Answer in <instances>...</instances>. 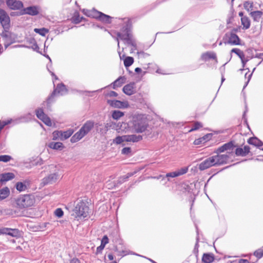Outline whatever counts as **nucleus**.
<instances>
[{
  "mask_svg": "<svg viewBox=\"0 0 263 263\" xmlns=\"http://www.w3.org/2000/svg\"><path fill=\"white\" fill-rule=\"evenodd\" d=\"M108 33L114 37L118 42V47L120 48V43L119 38L124 41V44L128 45L131 46V50L133 51H135L137 49L136 43L135 40L133 37V35L130 33V30L129 26L127 25L124 26L121 30V32H115L117 34V37H115L114 35L108 31Z\"/></svg>",
  "mask_w": 263,
  "mask_h": 263,
  "instance_id": "obj_1",
  "label": "nucleus"
},
{
  "mask_svg": "<svg viewBox=\"0 0 263 263\" xmlns=\"http://www.w3.org/2000/svg\"><path fill=\"white\" fill-rule=\"evenodd\" d=\"M89 207L83 200L78 201L73 210L72 216L77 220L87 217L88 214Z\"/></svg>",
  "mask_w": 263,
  "mask_h": 263,
  "instance_id": "obj_2",
  "label": "nucleus"
},
{
  "mask_svg": "<svg viewBox=\"0 0 263 263\" xmlns=\"http://www.w3.org/2000/svg\"><path fill=\"white\" fill-rule=\"evenodd\" d=\"M94 125L95 123L92 121L89 120L86 121L80 130L71 138V142L76 143L82 139L90 132L94 127Z\"/></svg>",
  "mask_w": 263,
  "mask_h": 263,
  "instance_id": "obj_3",
  "label": "nucleus"
},
{
  "mask_svg": "<svg viewBox=\"0 0 263 263\" xmlns=\"http://www.w3.org/2000/svg\"><path fill=\"white\" fill-rule=\"evenodd\" d=\"M68 92V90L66 86L62 83L57 85V87L54 89L51 95L46 100L47 105L50 104L54 101V98L56 96H63L66 95Z\"/></svg>",
  "mask_w": 263,
  "mask_h": 263,
  "instance_id": "obj_4",
  "label": "nucleus"
},
{
  "mask_svg": "<svg viewBox=\"0 0 263 263\" xmlns=\"http://www.w3.org/2000/svg\"><path fill=\"white\" fill-rule=\"evenodd\" d=\"M132 127L136 133H142L146 129L147 123L141 116H138L133 118Z\"/></svg>",
  "mask_w": 263,
  "mask_h": 263,
  "instance_id": "obj_5",
  "label": "nucleus"
},
{
  "mask_svg": "<svg viewBox=\"0 0 263 263\" xmlns=\"http://www.w3.org/2000/svg\"><path fill=\"white\" fill-rule=\"evenodd\" d=\"M0 23L5 31V32L2 33V36L7 37V32L10 27V17L6 11L1 8H0Z\"/></svg>",
  "mask_w": 263,
  "mask_h": 263,
  "instance_id": "obj_6",
  "label": "nucleus"
},
{
  "mask_svg": "<svg viewBox=\"0 0 263 263\" xmlns=\"http://www.w3.org/2000/svg\"><path fill=\"white\" fill-rule=\"evenodd\" d=\"M34 203V199L30 195L20 196L16 200L17 205L21 208H25L32 206Z\"/></svg>",
  "mask_w": 263,
  "mask_h": 263,
  "instance_id": "obj_7",
  "label": "nucleus"
},
{
  "mask_svg": "<svg viewBox=\"0 0 263 263\" xmlns=\"http://www.w3.org/2000/svg\"><path fill=\"white\" fill-rule=\"evenodd\" d=\"M223 42L225 44L232 45H240V39L238 35L234 33H226L225 37L223 38Z\"/></svg>",
  "mask_w": 263,
  "mask_h": 263,
  "instance_id": "obj_8",
  "label": "nucleus"
},
{
  "mask_svg": "<svg viewBox=\"0 0 263 263\" xmlns=\"http://www.w3.org/2000/svg\"><path fill=\"white\" fill-rule=\"evenodd\" d=\"M213 166H216L215 160L213 156L210 157L201 162L198 165V168L200 171H204Z\"/></svg>",
  "mask_w": 263,
  "mask_h": 263,
  "instance_id": "obj_9",
  "label": "nucleus"
},
{
  "mask_svg": "<svg viewBox=\"0 0 263 263\" xmlns=\"http://www.w3.org/2000/svg\"><path fill=\"white\" fill-rule=\"evenodd\" d=\"M58 178L59 174L57 173H53L43 178L41 184L43 186L52 184L55 183Z\"/></svg>",
  "mask_w": 263,
  "mask_h": 263,
  "instance_id": "obj_10",
  "label": "nucleus"
},
{
  "mask_svg": "<svg viewBox=\"0 0 263 263\" xmlns=\"http://www.w3.org/2000/svg\"><path fill=\"white\" fill-rule=\"evenodd\" d=\"M36 117L42 120L46 125L49 126L52 125V123L49 117H48L43 111L42 108H39L36 110Z\"/></svg>",
  "mask_w": 263,
  "mask_h": 263,
  "instance_id": "obj_11",
  "label": "nucleus"
},
{
  "mask_svg": "<svg viewBox=\"0 0 263 263\" xmlns=\"http://www.w3.org/2000/svg\"><path fill=\"white\" fill-rule=\"evenodd\" d=\"M213 157L215 160L216 166L226 163L229 159V156L225 154L219 155L217 154V155L213 156Z\"/></svg>",
  "mask_w": 263,
  "mask_h": 263,
  "instance_id": "obj_12",
  "label": "nucleus"
},
{
  "mask_svg": "<svg viewBox=\"0 0 263 263\" xmlns=\"http://www.w3.org/2000/svg\"><path fill=\"white\" fill-rule=\"evenodd\" d=\"M107 103L111 106L115 108H126L129 106L128 103L127 102H122L116 100H108Z\"/></svg>",
  "mask_w": 263,
  "mask_h": 263,
  "instance_id": "obj_13",
  "label": "nucleus"
},
{
  "mask_svg": "<svg viewBox=\"0 0 263 263\" xmlns=\"http://www.w3.org/2000/svg\"><path fill=\"white\" fill-rule=\"evenodd\" d=\"M6 4L9 8L13 10L20 9L23 6L21 1L16 0H6Z\"/></svg>",
  "mask_w": 263,
  "mask_h": 263,
  "instance_id": "obj_14",
  "label": "nucleus"
},
{
  "mask_svg": "<svg viewBox=\"0 0 263 263\" xmlns=\"http://www.w3.org/2000/svg\"><path fill=\"white\" fill-rule=\"evenodd\" d=\"M187 171H188V168L187 167L181 168V169H180L177 171L167 173L166 174L165 176L163 177V179L164 178H170V177L174 178V177H176L182 175L186 173Z\"/></svg>",
  "mask_w": 263,
  "mask_h": 263,
  "instance_id": "obj_15",
  "label": "nucleus"
},
{
  "mask_svg": "<svg viewBox=\"0 0 263 263\" xmlns=\"http://www.w3.org/2000/svg\"><path fill=\"white\" fill-rule=\"evenodd\" d=\"M94 12L96 13V15H93V17L105 23L109 24L111 23V17L110 16L97 11H95Z\"/></svg>",
  "mask_w": 263,
  "mask_h": 263,
  "instance_id": "obj_16",
  "label": "nucleus"
},
{
  "mask_svg": "<svg viewBox=\"0 0 263 263\" xmlns=\"http://www.w3.org/2000/svg\"><path fill=\"white\" fill-rule=\"evenodd\" d=\"M234 147V145L232 142H229L224 144L222 145L221 146L218 147L215 153L217 154H219L221 153H223L226 151H231L233 150Z\"/></svg>",
  "mask_w": 263,
  "mask_h": 263,
  "instance_id": "obj_17",
  "label": "nucleus"
},
{
  "mask_svg": "<svg viewBox=\"0 0 263 263\" xmlns=\"http://www.w3.org/2000/svg\"><path fill=\"white\" fill-rule=\"evenodd\" d=\"M250 150V147L245 145L243 148H237L235 150V154L237 156H245L249 153Z\"/></svg>",
  "mask_w": 263,
  "mask_h": 263,
  "instance_id": "obj_18",
  "label": "nucleus"
},
{
  "mask_svg": "<svg viewBox=\"0 0 263 263\" xmlns=\"http://www.w3.org/2000/svg\"><path fill=\"white\" fill-rule=\"evenodd\" d=\"M125 141L137 142L142 139V136L136 135H125Z\"/></svg>",
  "mask_w": 263,
  "mask_h": 263,
  "instance_id": "obj_19",
  "label": "nucleus"
},
{
  "mask_svg": "<svg viewBox=\"0 0 263 263\" xmlns=\"http://www.w3.org/2000/svg\"><path fill=\"white\" fill-rule=\"evenodd\" d=\"M201 59L204 61H206L210 59L216 60L217 61L216 54L214 52L208 51L202 54Z\"/></svg>",
  "mask_w": 263,
  "mask_h": 263,
  "instance_id": "obj_20",
  "label": "nucleus"
},
{
  "mask_svg": "<svg viewBox=\"0 0 263 263\" xmlns=\"http://www.w3.org/2000/svg\"><path fill=\"white\" fill-rule=\"evenodd\" d=\"M15 175L12 173H6L0 174V181L2 183L7 182L13 179Z\"/></svg>",
  "mask_w": 263,
  "mask_h": 263,
  "instance_id": "obj_21",
  "label": "nucleus"
},
{
  "mask_svg": "<svg viewBox=\"0 0 263 263\" xmlns=\"http://www.w3.org/2000/svg\"><path fill=\"white\" fill-rule=\"evenodd\" d=\"M24 13L31 15H36L39 13V11L36 7L30 6L24 9Z\"/></svg>",
  "mask_w": 263,
  "mask_h": 263,
  "instance_id": "obj_22",
  "label": "nucleus"
},
{
  "mask_svg": "<svg viewBox=\"0 0 263 263\" xmlns=\"http://www.w3.org/2000/svg\"><path fill=\"white\" fill-rule=\"evenodd\" d=\"M48 146L55 150H62L64 148L63 143L60 142H50L48 144Z\"/></svg>",
  "mask_w": 263,
  "mask_h": 263,
  "instance_id": "obj_23",
  "label": "nucleus"
},
{
  "mask_svg": "<svg viewBox=\"0 0 263 263\" xmlns=\"http://www.w3.org/2000/svg\"><path fill=\"white\" fill-rule=\"evenodd\" d=\"M123 91L126 95L130 96L134 93V83L125 85L123 88Z\"/></svg>",
  "mask_w": 263,
  "mask_h": 263,
  "instance_id": "obj_24",
  "label": "nucleus"
},
{
  "mask_svg": "<svg viewBox=\"0 0 263 263\" xmlns=\"http://www.w3.org/2000/svg\"><path fill=\"white\" fill-rule=\"evenodd\" d=\"M263 14L261 11H254L250 12V15L253 18L254 22H259Z\"/></svg>",
  "mask_w": 263,
  "mask_h": 263,
  "instance_id": "obj_25",
  "label": "nucleus"
},
{
  "mask_svg": "<svg viewBox=\"0 0 263 263\" xmlns=\"http://www.w3.org/2000/svg\"><path fill=\"white\" fill-rule=\"evenodd\" d=\"M125 78L123 77H120L112 83V88L116 89V87H121L124 83Z\"/></svg>",
  "mask_w": 263,
  "mask_h": 263,
  "instance_id": "obj_26",
  "label": "nucleus"
},
{
  "mask_svg": "<svg viewBox=\"0 0 263 263\" xmlns=\"http://www.w3.org/2000/svg\"><path fill=\"white\" fill-rule=\"evenodd\" d=\"M241 25L243 26V29H248L250 28L251 25V22L249 18L245 16L241 18Z\"/></svg>",
  "mask_w": 263,
  "mask_h": 263,
  "instance_id": "obj_27",
  "label": "nucleus"
},
{
  "mask_svg": "<svg viewBox=\"0 0 263 263\" xmlns=\"http://www.w3.org/2000/svg\"><path fill=\"white\" fill-rule=\"evenodd\" d=\"M214 260V257L213 255L211 254L205 253L203 254L202 258V260L204 263H211Z\"/></svg>",
  "mask_w": 263,
  "mask_h": 263,
  "instance_id": "obj_28",
  "label": "nucleus"
},
{
  "mask_svg": "<svg viewBox=\"0 0 263 263\" xmlns=\"http://www.w3.org/2000/svg\"><path fill=\"white\" fill-rule=\"evenodd\" d=\"M10 194L9 189L6 187L0 190V200H3L7 198Z\"/></svg>",
  "mask_w": 263,
  "mask_h": 263,
  "instance_id": "obj_29",
  "label": "nucleus"
},
{
  "mask_svg": "<svg viewBox=\"0 0 263 263\" xmlns=\"http://www.w3.org/2000/svg\"><path fill=\"white\" fill-rule=\"evenodd\" d=\"M8 235L14 237H19L20 236V233L17 229L9 228Z\"/></svg>",
  "mask_w": 263,
  "mask_h": 263,
  "instance_id": "obj_30",
  "label": "nucleus"
},
{
  "mask_svg": "<svg viewBox=\"0 0 263 263\" xmlns=\"http://www.w3.org/2000/svg\"><path fill=\"white\" fill-rule=\"evenodd\" d=\"M72 129H69L65 132L62 131V140H64L69 138L73 134Z\"/></svg>",
  "mask_w": 263,
  "mask_h": 263,
  "instance_id": "obj_31",
  "label": "nucleus"
},
{
  "mask_svg": "<svg viewBox=\"0 0 263 263\" xmlns=\"http://www.w3.org/2000/svg\"><path fill=\"white\" fill-rule=\"evenodd\" d=\"M134 60L133 57H127L124 60V65L125 67H128L131 66L134 63Z\"/></svg>",
  "mask_w": 263,
  "mask_h": 263,
  "instance_id": "obj_32",
  "label": "nucleus"
},
{
  "mask_svg": "<svg viewBox=\"0 0 263 263\" xmlns=\"http://www.w3.org/2000/svg\"><path fill=\"white\" fill-rule=\"evenodd\" d=\"M253 3L250 1H246L243 3V7L248 11L252 10L253 8Z\"/></svg>",
  "mask_w": 263,
  "mask_h": 263,
  "instance_id": "obj_33",
  "label": "nucleus"
},
{
  "mask_svg": "<svg viewBox=\"0 0 263 263\" xmlns=\"http://www.w3.org/2000/svg\"><path fill=\"white\" fill-rule=\"evenodd\" d=\"M34 31L42 36H45L49 32V30L45 28H35Z\"/></svg>",
  "mask_w": 263,
  "mask_h": 263,
  "instance_id": "obj_34",
  "label": "nucleus"
},
{
  "mask_svg": "<svg viewBox=\"0 0 263 263\" xmlns=\"http://www.w3.org/2000/svg\"><path fill=\"white\" fill-rule=\"evenodd\" d=\"M123 116L124 113L119 110H115L112 113V117L115 120H118Z\"/></svg>",
  "mask_w": 263,
  "mask_h": 263,
  "instance_id": "obj_35",
  "label": "nucleus"
},
{
  "mask_svg": "<svg viewBox=\"0 0 263 263\" xmlns=\"http://www.w3.org/2000/svg\"><path fill=\"white\" fill-rule=\"evenodd\" d=\"M231 52L236 54L240 59H242L245 57L243 52L238 48H233L231 50Z\"/></svg>",
  "mask_w": 263,
  "mask_h": 263,
  "instance_id": "obj_36",
  "label": "nucleus"
},
{
  "mask_svg": "<svg viewBox=\"0 0 263 263\" xmlns=\"http://www.w3.org/2000/svg\"><path fill=\"white\" fill-rule=\"evenodd\" d=\"M133 175V173H127L126 175H124V176H121V177L119 178V182L120 183H122L124 182H125L127 180V179L130 177L131 176H132Z\"/></svg>",
  "mask_w": 263,
  "mask_h": 263,
  "instance_id": "obj_37",
  "label": "nucleus"
},
{
  "mask_svg": "<svg viewBox=\"0 0 263 263\" xmlns=\"http://www.w3.org/2000/svg\"><path fill=\"white\" fill-rule=\"evenodd\" d=\"M16 189L20 192L24 191L27 189L26 185L22 182H18L16 184Z\"/></svg>",
  "mask_w": 263,
  "mask_h": 263,
  "instance_id": "obj_38",
  "label": "nucleus"
},
{
  "mask_svg": "<svg viewBox=\"0 0 263 263\" xmlns=\"http://www.w3.org/2000/svg\"><path fill=\"white\" fill-rule=\"evenodd\" d=\"M52 139L54 140H56L58 139H60L62 140V131H54L52 133Z\"/></svg>",
  "mask_w": 263,
  "mask_h": 263,
  "instance_id": "obj_39",
  "label": "nucleus"
},
{
  "mask_svg": "<svg viewBox=\"0 0 263 263\" xmlns=\"http://www.w3.org/2000/svg\"><path fill=\"white\" fill-rule=\"evenodd\" d=\"M125 135L122 136H117L115 139L113 140V143L116 144H120L123 142L125 141Z\"/></svg>",
  "mask_w": 263,
  "mask_h": 263,
  "instance_id": "obj_40",
  "label": "nucleus"
},
{
  "mask_svg": "<svg viewBox=\"0 0 263 263\" xmlns=\"http://www.w3.org/2000/svg\"><path fill=\"white\" fill-rule=\"evenodd\" d=\"M258 142H259V139L258 138H257L256 137L250 138L248 140V142L249 144H250L251 145H254L255 146H257Z\"/></svg>",
  "mask_w": 263,
  "mask_h": 263,
  "instance_id": "obj_41",
  "label": "nucleus"
},
{
  "mask_svg": "<svg viewBox=\"0 0 263 263\" xmlns=\"http://www.w3.org/2000/svg\"><path fill=\"white\" fill-rule=\"evenodd\" d=\"M202 127V125L201 123H200L199 122H196L194 124L192 128L189 130V132H192L193 131L196 130Z\"/></svg>",
  "mask_w": 263,
  "mask_h": 263,
  "instance_id": "obj_42",
  "label": "nucleus"
},
{
  "mask_svg": "<svg viewBox=\"0 0 263 263\" xmlns=\"http://www.w3.org/2000/svg\"><path fill=\"white\" fill-rule=\"evenodd\" d=\"M11 157L9 155H1L0 161L7 162L11 159Z\"/></svg>",
  "mask_w": 263,
  "mask_h": 263,
  "instance_id": "obj_43",
  "label": "nucleus"
},
{
  "mask_svg": "<svg viewBox=\"0 0 263 263\" xmlns=\"http://www.w3.org/2000/svg\"><path fill=\"white\" fill-rule=\"evenodd\" d=\"M54 214L58 217L60 218L63 215V211L61 208H58L54 211Z\"/></svg>",
  "mask_w": 263,
  "mask_h": 263,
  "instance_id": "obj_44",
  "label": "nucleus"
},
{
  "mask_svg": "<svg viewBox=\"0 0 263 263\" xmlns=\"http://www.w3.org/2000/svg\"><path fill=\"white\" fill-rule=\"evenodd\" d=\"M254 255L258 258H261L263 256V250H258L254 252Z\"/></svg>",
  "mask_w": 263,
  "mask_h": 263,
  "instance_id": "obj_45",
  "label": "nucleus"
},
{
  "mask_svg": "<svg viewBox=\"0 0 263 263\" xmlns=\"http://www.w3.org/2000/svg\"><path fill=\"white\" fill-rule=\"evenodd\" d=\"M131 153V148L130 147H124L122 149L121 153L123 155H128Z\"/></svg>",
  "mask_w": 263,
  "mask_h": 263,
  "instance_id": "obj_46",
  "label": "nucleus"
},
{
  "mask_svg": "<svg viewBox=\"0 0 263 263\" xmlns=\"http://www.w3.org/2000/svg\"><path fill=\"white\" fill-rule=\"evenodd\" d=\"M137 54L140 58H145L149 56V54L145 53L143 51H138Z\"/></svg>",
  "mask_w": 263,
  "mask_h": 263,
  "instance_id": "obj_47",
  "label": "nucleus"
},
{
  "mask_svg": "<svg viewBox=\"0 0 263 263\" xmlns=\"http://www.w3.org/2000/svg\"><path fill=\"white\" fill-rule=\"evenodd\" d=\"M9 230V228H0V234L8 235Z\"/></svg>",
  "mask_w": 263,
  "mask_h": 263,
  "instance_id": "obj_48",
  "label": "nucleus"
},
{
  "mask_svg": "<svg viewBox=\"0 0 263 263\" xmlns=\"http://www.w3.org/2000/svg\"><path fill=\"white\" fill-rule=\"evenodd\" d=\"M108 243V238L106 235L103 236L101 240V243L105 246Z\"/></svg>",
  "mask_w": 263,
  "mask_h": 263,
  "instance_id": "obj_49",
  "label": "nucleus"
},
{
  "mask_svg": "<svg viewBox=\"0 0 263 263\" xmlns=\"http://www.w3.org/2000/svg\"><path fill=\"white\" fill-rule=\"evenodd\" d=\"M253 57H251L250 58L247 57L246 58H245V57H243V58L242 59H241V63L242 64V65H243V67H244L246 64L247 63V62L248 61H249V60L250 59H252L253 58Z\"/></svg>",
  "mask_w": 263,
  "mask_h": 263,
  "instance_id": "obj_50",
  "label": "nucleus"
},
{
  "mask_svg": "<svg viewBox=\"0 0 263 263\" xmlns=\"http://www.w3.org/2000/svg\"><path fill=\"white\" fill-rule=\"evenodd\" d=\"M113 123L112 122H109V123H107L105 124V130H108L110 128H111L112 127V126L113 125Z\"/></svg>",
  "mask_w": 263,
  "mask_h": 263,
  "instance_id": "obj_51",
  "label": "nucleus"
},
{
  "mask_svg": "<svg viewBox=\"0 0 263 263\" xmlns=\"http://www.w3.org/2000/svg\"><path fill=\"white\" fill-rule=\"evenodd\" d=\"M10 123H11V121L10 120L4 121H3L2 123H0V125L3 128L5 126L10 124Z\"/></svg>",
  "mask_w": 263,
  "mask_h": 263,
  "instance_id": "obj_52",
  "label": "nucleus"
},
{
  "mask_svg": "<svg viewBox=\"0 0 263 263\" xmlns=\"http://www.w3.org/2000/svg\"><path fill=\"white\" fill-rule=\"evenodd\" d=\"M255 69H256V67H254V68H253V69L252 72L251 73H250V74L249 75V76H248V81H247V82H246V83L245 85L244 86V88H245V87H246V86H247V85H248V84L249 83V81H250V79H251V77H252V73H253V72L255 71Z\"/></svg>",
  "mask_w": 263,
  "mask_h": 263,
  "instance_id": "obj_53",
  "label": "nucleus"
},
{
  "mask_svg": "<svg viewBox=\"0 0 263 263\" xmlns=\"http://www.w3.org/2000/svg\"><path fill=\"white\" fill-rule=\"evenodd\" d=\"M105 247V246L103 245L102 243H101V245L97 247V252L98 253L100 252Z\"/></svg>",
  "mask_w": 263,
  "mask_h": 263,
  "instance_id": "obj_54",
  "label": "nucleus"
},
{
  "mask_svg": "<svg viewBox=\"0 0 263 263\" xmlns=\"http://www.w3.org/2000/svg\"><path fill=\"white\" fill-rule=\"evenodd\" d=\"M108 96L109 97H117L118 96V94L116 92L114 91H111L109 92L108 93Z\"/></svg>",
  "mask_w": 263,
  "mask_h": 263,
  "instance_id": "obj_55",
  "label": "nucleus"
},
{
  "mask_svg": "<svg viewBox=\"0 0 263 263\" xmlns=\"http://www.w3.org/2000/svg\"><path fill=\"white\" fill-rule=\"evenodd\" d=\"M50 72L51 73V76H52L53 77V84H54V80H58V78L57 77V76H55V74H54L53 72H51V71H50Z\"/></svg>",
  "mask_w": 263,
  "mask_h": 263,
  "instance_id": "obj_56",
  "label": "nucleus"
},
{
  "mask_svg": "<svg viewBox=\"0 0 263 263\" xmlns=\"http://www.w3.org/2000/svg\"><path fill=\"white\" fill-rule=\"evenodd\" d=\"M239 263H250V262L247 259H240L239 260Z\"/></svg>",
  "mask_w": 263,
  "mask_h": 263,
  "instance_id": "obj_57",
  "label": "nucleus"
},
{
  "mask_svg": "<svg viewBox=\"0 0 263 263\" xmlns=\"http://www.w3.org/2000/svg\"><path fill=\"white\" fill-rule=\"evenodd\" d=\"M70 263H80V262L78 259L73 258L70 260Z\"/></svg>",
  "mask_w": 263,
  "mask_h": 263,
  "instance_id": "obj_58",
  "label": "nucleus"
},
{
  "mask_svg": "<svg viewBox=\"0 0 263 263\" xmlns=\"http://www.w3.org/2000/svg\"><path fill=\"white\" fill-rule=\"evenodd\" d=\"M32 48L35 51H37L39 49V47L36 43H35L33 45Z\"/></svg>",
  "mask_w": 263,
  "mask_h": 263,
  "instance_id": "obj_59",
  "label": "nucleus"
},
{
  "mask_svg": "<svg viewBox=\"0 0 263 263\" xmlns=\"http://www.w3.org/2000/svg\"><path fill=\"white\" fill-rule=\"evenodd\" d=\"M263 55V53H258L256 54V55L254 57V58L261 59L262 58V56Z\"/></svg>",
  "mask_w": 263,
  "mask_h": 263,
  "instance_id": "obj_60",
  "label": "nucleus"
},
{
  "mask_svg": "<svg viewBox=\"0 0 263 263\" xmlns=\"http://www.w3.org/2000/svg\"><path fill=\"white\" fill-rule=\"evenodd\" d=\"M263 145V142H261L260 140H259V142L257 143L256 147L260 148V147Z\"/></svg>",
  "mask_w": 263,
  "mask_h": 263,
  "instance_id": "obj_61",
  "label": "nucleus"
},
{
  "mask_svg": "<svg viewBox=\"0 0 263 263\" xmlns=\"http://www.w3.org/2000/svg\"><path fill=\"white\" fill-rule=\"evenodd\" d=\"M201 142V139H196L194 141L195 144H199Z\"/></svg>",
  "mask_w": 263,
  "mask_h": 263,
  "instance_id": "obj_62",
  "label": "nucleus"
},
{
  "mask_svg": "<svg viewBox=\"0 0 263 263\" xmlns=\"http://www.w3.org/2000/svg\"><path fill=\"white\" fill-rule=\"evenodd\" d=\"M108 258L110 260H112L114 259V256L112 254H109L108 255Z\"/></svg>",
  "mask_w": 263,
  "mask_h": 263,
  "instance_id": "obj_63",
  "label": "nucleus"
},
{
  "mask_svg": "<svg viewBox=\"0 0 263 263\" xmlns=\"http://www.w3.org/2000/svg\"><path fill=\"white\" fill-rule=\"evenodd\" d=\"M135 71L137 73H139V72H141L142 70L140 68L137 67L135 68Z\"/></svg>",
  "mask_w": 263,
  "mask_h": 263,
  "instance_id": "obj_64",
  "label": "nucleus"
}]
</instances>
